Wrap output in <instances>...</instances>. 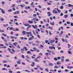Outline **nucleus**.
<instances>
[{"label":"nucleus","mask_w":73,"mask_h":73,"mask_svg":"<svg viewBox=\"0 0 73 73\" xmlns=\"http://www.w3.org/2000/svg\"><path fill=\"white\" fill-rule=\"evenodd\" d=\"M20 13V11H17L16 12H14L13 13L14 15H17V14H19Z\"/></svg>","instance_id":"obj_1"},{"label":"nucleus","mask_w":73,"mask_h":73,"mask_svg":"<svg viewBox=\"0 0 73 73\" xmlns=\"http://www.w3.org/2000/svg\"><path fill=\"white\" fill-rule=\"evenodd\" d=\"M26 35H30V36H32V33L31 32H27Z\"/></svg>","instance_id":"obj_2"},{"label":"nucleus","mask_w":73,"mask_h":73,"mask_svg":"<svg viewBox=\"0 0 73 73\" xmlns=\"http://www.w3.org/2000/svg\"><path fill=\"white\" fill-rule=\"evenodd\" d=\"M13 19H11L10 22H9V24L11 25V24H13Z\"/></svg>","instance_id":"obj_3"},{"label":"nucleus","mask_w":73,"mask_h":73,"mask_svg":"<svg viewBox=\"0 0 73 73\" xmlns=\"http://www.w3.org/2000/svg\"><path fill=\"white\" fill-rule=\"evenodd\" d=\"M0 10H1L2 13H3V14H5V11H4V10H3V9L1 8H0Z\"/></svg>","instance_id":"obj_4"},{"label":"nucleus","mask_w":73,"mask_h":73,"mask_svg":"<svg viewBox=\"0 0 73 73\" xmlns=\"http://www.w3.org/2000/svg\"><path fill=\"white\" fill-rule=\"evenodd\" d=\"M49 48L50 49H55V47L53 46H49Z\"/></svg>","instance_id":"obj_5"},{"label":"nucleus","mask_w":73,"mask_h":73,"mask_svg":"<svg viewBox=\"0 0 73 73\" xmlns=\"http://www.w3.org/2000/svg\"><path fill=\"white\" fill-rule=\"evenodd\" d=\"M52 13H53L55 14H57V11L55 10H54L52 11Z\"/></svg>","instance_id":"obj_6"},{"label":"nucleus","mask_w":73,"mask_h":73,"mask_svg":"<svg viewBox=\"0 0 73 73\" xmlns=\"http://www.w3.org/2000/svg\"><path fill=\"white\" fill-rule=\"evenodd\" d=\"M27 31H23L22 32V33H23L24 35H27Z\"/></svg>","instance_id":"obj_7"},{"label":"nucleus","mask_w":73,"mask_h":73,"mask_svg":"<svg viewBox=\"0 0 73 73\" xmlns=\"http://www.w3.org/2000/svg\"><path fill=\"white\" fill-rule=\"evenodd\" d=\"M32 27H33L34 29H37V26L36 25L34 26V25H32Z\"/></svg>","instance_id":"obj_8"},{"label":"nucleus","mask_w":73,"mask_h":73,"mask_svg":"<svg viewBox=\"0 0 73 73\" xmlns=\"http://www.w3.org/2000/svg\"><path fill=\"white\" fill-rule=\"evenodd\" d=\"M51 13L50 12H48L47 13V14L48 15V16H51V15H52V14H51Z\"/></svg>","instance_id":"obj_9"},{"label":"nucleus","mask_w":73,"mask_h":73,"mask_svg":"<svg viewBox=\"0 0 73 73\" xmlns=\"http://www.w3.org/2000/svg\"><path fill=\"white\" fill-rule=\"evenodd\" d=\"M35 62H33L31 64V66L32 67H33L34 66H35Z\"/></svg>","instance_id":"obj_10"},{"label":"nucleus","mask_w":73,"mask_h":73,"mask_svg":"<svg viewBox=\"0 0 73 73\" xmlns=\"http://www.w3.org/2000/svg\"><path fill=\"white\" fill-rule=\"evenodd\" d=\"M24 72H27V73H31V72L28 70H24Z\"/></svg>","instance_id":"obj_11"},{"label":"nucleus","mask_w":73,"mask_h":73,"mask_svg":"<svg viewBox=\"0 0 73 73\" xmlns=\"http://www.w3.org/2000/svg\"><path fill=\"white\" fill-rule=\"evenodd\" d=\"M48 65H49V66H54V64L51 63H48Z\"/></svg>","instance_id":"obj_12"},{"label":"nucleus","mask_w":73,"mask_h":73,"mask_svg":"<svg viewBox=\"0 0 73 73\" xmlns=\"http://www.w3.org/2000/svg\"><path fill=\"white\" fill-rule=\"evenodd\" d=\"M56 64L57 65H60L61 64V63L60 62V61H58V62H56Z\"/></svg>","instance_id":"obj_13"},{"label":"nucleus","mask_w":73,"mask_h":73,"mask_svg":"<svg viewBox=\"0 0 73 73\" xmlns=\"http://www.w3.org/2000/svg\"><path fill=\"white\" fill-rule=\"evenodd\" d=\"M13 31H15V32H16V31H19V29L18 28H16V29L15 30L13 29Z\"/></svg>","instance_id":"obj_14"},{"label":"nucleus","mask_w":73,"mask_h":73,"mask_svg":"<svg viewBox=\"0 0 73 73\" xmlns=\"http://www.w3.org/2000/svg\"><path fill=\"white\" fill-rule=\"evenodd\" d=\"M8 49L10 51L11 54H14V53L13 52H12V51L11 50V49L10 48H8Z\"/></svg>","instance_id":"obj_15"},{"label":"nucleus","mask_w":73,"mask_h":73,"mask_svg":"<svg viewBox=\"0 0 73 73\" xmlns=\"http://www.w3.org/2000/svg\"><path fill=\"white\" fill-rule=\"evenodd\" d=\"M33 38H34V36H32V37L31 38H30L29 39V40L30 41V40H32V39H33Z\"/></svg>","instance_id":"obj_16"},{"label":"nucleus","mask_w":73,"mask_h":73,"mask_svg":"<svg viewBox=\"0 0 73 73\" xmlns=\"http://www.w3.org/2000/svg\"><path fill=\"white\" fill-rule=\"evenodd\" d=\"M50 24H51V25L53 26L54 25V21L52 23L50 22Z\"/></svg>","instance_id":"obj_17"},{"label":"nucleus","mask_w":73,"mask_h":73,"mask_svg":"<svg viewBox=\"0 0 73 73\" xmlns=\"http://www.w3.org/2000/svg\"><path fill=\"white\" fill-rule=\"evenodd\" d=\"M23 49H25L26 51H28V49H27V48L26 46H25L24 47H23Z\"/></svg>","instance_id":"obj_18"},{"label":"nucleus","mask_w":73,"mask_h":73,"mask_svg":"<svg viewBox=\"0 0 73 73\" xmlns=\"http://www.w3.org/2000/svg\"><path fill=\"white\" fill-rule=\"evenodd\" d=\"M17 44H18V43L17 42L13 43V45H14L15 46H16V45H17Z\"/></svg>","instance_id":"obj_19"},{"label":"nucleus","mask_w":73,"mask_h":73,"mask_svg":"<svg viewBox=\"0 0 73 73\" xmlns=\"http://www.w3.org/2000/svg\"><path fill=\"white\" fill-rule=\"evenodd\" d=\"M50 43H51V44H53V42H54V40H50Z\"/></svg>","instance_id":"obj_20"},{"label":"nucleus","mask_w":73,"mask_h":73,"mask_svg":"<svg viewBox=\"0 0 73 73\" xmlns=\"http://www.w3.org/2000/svg\"><path fill=\"white\" fill-rule=\"evenodd\" d=\"M55 69H58V67L57 65H56L54 66Z\"/></svg>","instance_id":"obj_21"},{"label":"nucleus","mask_w":73,"mask_h":73,"mask_svg":"<svg viewBox=\"0 0 73 73\" xmlns=\"http://www.w3.org/2000/svg\"><path fill=\"white\" fill-rule=\"evenodd\" d=\"M17 63L18 64H21V63L20 62V60H19L17 62Z\"/></svg>","instance_id":"obj_22"},{"label":"nucleus","mask_w":73,"mask_h":73,"mask_svg":"<svg viewBox=\"0 0 73 73\" xmlns=\"http://www.w3.org/2000/svg\"><path fill=\"white\" fill-rule=\"evenodd\" d=\"M24 26L25 27H28L29 25V24H24Z\"/></svg>","instance_id":"obj_23"},{"label":"nucleus","mask_w":73,"mask_h":73,"mask_svg":"<svg viewBox=\"0 0 73 73\" xmlns=\"http://www.w3.org/2000/svg\"><path fill=\"white\" fill-rule=\"evenodd\" d=\"M64 17V18H67L68 17V15H65Z\"/></svg>","instance_id":"obj_24"},{"label":"nucleus","mask_w":73,"mask_h":73,"mask_svg":"<svg viewBox=\"0 0 73 73\" xmlns=\"http://www.w3.org/2000/svg\"><path fill=\"white\" fill-rule=\"evenodd\" d=\"M34 61H35V62H39V61H38V60L37 59H35L34 60Z\"/></svg>","instance_id":"obj_25"},{"label":"nucleus","mask_w":73,"mask_h":73,"mask_svg":"<svg viewBox=\"0 0 73 73\" xmlns=\"http://www.w3.org/2000/svg\"><path fill=\"white\" fill-rule=\"evenodd\" d=\"M68 7H73V5H71V4H68Z\"/></svg>","instance_id":"obj_26"},{"label":"nucleus","mask_w":73,"mask_h":73,"mask_svg":"<svg viewBox=\"0 0 73 73\" xmlns=\"http://www.w3.org/2000/svg\"><path fill=\"white\" fill-rule=\"evenodd\" d=\"M47 3L48 5H52V3H50L47 2Z\"/></svg>","instance_id":"obj_27"},{"label":"nucleus","mask_w":73,"mask_h":73,"mask_svg":"<svg viewBox=\"0 0 73 73\" xmlns=\"http://www.w3.org/2000/svg\"><path fill=\"white\" fill-rule=\"evenodd\" d=\"M57 11H58V13H60L61 12V11L59 10V9H58V8H57Z\"/></svg>","instance_id":"obj_28"},{"label":"nucleus","mask_w":73,"mask_h":73,"mask_svg":"<svg viewBox=\"0 0 73 73\" xmlns=\"http://www.w3.org/2000/svg\"><path fill=\"white\" fill-rule=\"evenodd\" d=\"M2 35H3V36H4V37H7V35H6L5 34H4L3 33L2 34Z\"/></svg>","instance_id":"obj_29"},{"label":"nucleus","mask_w":73,"mask_h":73,"mask_svg":"<svg viewBox=\"0 0 73 73\" xmlns=\"http://www.w3.org/2000/svg\"><path fill=\"white\" fill-rule=\"evenodd\" d=\"M29 23H30V24H33V22L31 21H29Z\"/></svg>","instance_id":"obj_30"},{"label":"nucleus","mask_w":73,"mask_h":73,"mask_svg":"<svg viewBox=\"0 0 73 73\" xmlns=\"http://www.w3.org/2000/svg\"><path fill=\"white\" fill-rule=\"evenodd\" d=\"M8 12H12V10H11V9H10L9 10H8Z\"/></svg>","instance_id":"obj_31"},{"label":"nucleus","mask_w":73,"mask_h":73,"mask_svg":"<svg viewBox=\"0 0 73 73\" xmlns=\"http://www.w3.org/2000/svg\"><path fill=\"white\" fill-rule=\"evenodd\" d=\"M61 61L62 62H64V59H61Z\"/></svg>","instance_id":"obj_32"},{"label":"nucleus","mask_w":73,"mask_h":73,"mask_svg":"<svg viewBox=\"0 0 73 73\" xmlns=\"http://www.w3.org/2000/svg\"><path fill=\"white\" fill-rule=\"evenodd\" d=\"M61 40L62 41H63V42H65V39H64V38H62Z\"/></svg>","instance_id":"obj_33"},{"label":"nucleus","mask_w":73,"mask_h":73,"mask_svg":"<svg viewBox=\"0 0 73 73\" xmlns=\"http://www.w3.org/2000/svg\"><path fill=\"white\" fill-rule=\"evenodd\" d=\"M48 28H49V29H51V30H52V29H53V27H50L49 26V27H48Z\"/></svg>","instance_id":"obj_34"},{"label":"nucleus","mask_w":73,"mask_h":73,"mask_svg":"<svg viewBox=\"0 0 73 73\" xmlns=\"http://www.w3.org/2000/svg\"><path fill=\"white\" fill-rule=\"evenodd\" d=\"M8 62V61H7L6 60H3V63H7Z\"/></svg>","instance_id":"obj_35"},{"label":"nucleus","mask_w":73,"mask_h":73,"mask_svg":"<svg viewBox=\"0 0 73 73\" xmlns=\"http://www.w3.org/2000/svg\"><path fill=\"white\" fill-rule=\"evenodd\" d=\"M10 38H11V39H13V38H14L15 37L14 36H11Z\"/></svg>","instance_id":"obj_36"},{"label":"nucleus","mask_w":73,"mask_h":73,"mask_svg":"<svg viewBox=\"0 0 73 73\" xmlns=\"http://www.w3.org/2000/svg\"><path fill=\"white\" fill-rule=\"evenodd\" d=\"M8 26V24L4 25V27H7V26Z\"/></svg>","instance_id":"obj_37"},{"label":"nucleus","mask_w":73,"mask_h":73,"mask_svg":"<svg viewBox=\"0 0 73 73\" xmlns=\"http://www.w3.org/2000/svg\"><path fill=\"white\" fill-rule=\"evenodd\" d=\"M26 57L27 58H28V59H30V58L29 57V56L28 55H27L26 56Z\"/></svg>","instance_id":"obj_38"},{"label":"nucleus","mask_w":73,"mask_h":73,"mask_svg":"<svg viewBox=\"0 0 73 73\" xmlns=\"http://www.w3.org/2000/svg\"><path fill=\"white\" fill-rule=\"evenodd\" d=\"M48 68H46L45 69V70L46 72H48L49 71V70H48Z\"/></svg>","instance_id":"obj_39"},{"label":"nucleus","mask_w":73,"mask_h":73,"mask_svg":"<svg viewBox=\"0 0 73 73\" xmlns=\"http://www.w3.org/2000/svg\"><path fill=\"white\" fill-rule=\"evenodd\" d=\"M64 8V7H63V6H61L60 7V9H62Z\"/></svg>","instance_id":"obj_40"},{"label":"nucleus","mask_w":73,"mask_h":73,"mask_svg":"<svg viewBox=\"0 0 73 73\" xmlns=\"http://www.w3.org/2000/svg\"><path fill=\"white\" fill-rule=\"evenodd\" d=\"M19 6H20V7H21V8H24V6H23V5H19Z\"/></svg>","instance_id":"obj_41"},{"label":"nucleus","mask_w":73,"mask_h":73,"mask_svg":"<svg viewBox=\"0 0 73 73\" xmlns=\"http://www.w3.org/2000/svg\"><path fill=\"white\" fill-rule=\"evenodd\" d=\"M68 53L70 54H72V53L70 51H68Z\"/></svg>","instance_id":"obj_42"},{"label":"nucleus","mask_w":73,"mask_h":73,"mask_svg":"<svg viewBox=\"0 0 73 73\" xmlns=\"http://www.w3.org/2000/svg\"><path fill=\"white\" fill-rule=\"evenodd\" d=\"M14 17L16 19H18V17H17V15L14 16Z\"/></svg>","instance_id":"obj_43"},{"label":"nucleus","mask_w":73,"mask_h":73,"mask_svg":"<svg viewBox=\"0 0 73 73\" xmlns=\"http://www.w3.org/2000/svg\"><path fill=\"white\" fill-rule=\"evenodd\" d=\"M15 25H16L18 26L19 25V23H18L16 22L15 23Z\"/></svg>","instance_id":"obj_44"},{"label":"nucleus","mask_w":73,"mask_h":73,"mask_svg":"<svg viewBox=\"0 0 73 73\" xmlns=\"http://www.w3.org/2000/svg\"><path fill=\"white\" fill-rule=\"evenodd\" d=\"M37 36L38 38H41V37H40V36L39 35H37Z\"/></svg>","instance_id":"obj_45"},{"label":"nucleus","mask_w":73,"mask_h":73,"mask_svg":"<svg viewBox=\"0 0 73 73\" xmlns=\"http://www.w3.org/2000/svg\"><path fill=\"white\" fill-rule=\"evenodd\" d=\"M21 57L23 58H25V57H24V55H21Z\"/></svg>","instance_id":"obj_46"},{"label":"nucleus","mask_w":73,"mask_h":73,"mask_svg":"<svg viewBox=\"0 0 73 73\" xmlns=\"http://www.w3.org/2000/svg\"><path fill=\"white\" fill-rule=\"evenodd\" d=\"M11 50L13 53H15V50H14V49H12Z\"/></svg>","instance_id":"obj_47"},{"label":"nucleus","mask_w":73,"mask_h":73,"mask_svg":"<svg viewBox=\"0 0 73 73\" xmlns=\"http://www.w3.org/2000/svg\"><path fill=\"white\" fill-rule=\"evenodd\" d=\"M3 70H7V69H6L5 68H3V69H2Z\"/></svg>","instance_id":"obj_48"},{"label":"nucleus","mask_w":73,"mask_h":73,"mask_svg":"<svg viewBox=\"0 0 73 73\" xmlns=\"http://www.w3.org/2000/svg\"><path fill=\"white\" fill-rule=\"evenodd\" d=\"M31 53V51H28L27 52V54H29V53Z\"/></svg>","instance_id":"obj_49"},{"label":"nucleus","mask_w":73,"mask_h":73,"mask_svg":"<svg viewBox=\"0 0 73 73\" xmlns=\"http://www.w3.org/2000/svg\"><path fill=\"white\" fill-rule=\"evenodd\" d=\"M25 60L27 62H30V61L27 59H25Z\"/></svg>","instance_id":"obj_50"},{"label":"nucleus","mask_w":73,"mask_h":73,"mask_svg":"<svg viewBox=\"0 0 73 73\" xmlns=\"http://www.w3.org/2000/svg\"><path fill=\"white\" fill-rule=\"evenodd\" d=\"M63 33H64V31H61L60 34L61 35H62V34H63Z\"/></svg>","instance_id":"obj_51"},{"label":"nucleus","mask_w":73,"mask_h":73,"mask_svg":"<svg viewBox=\"0 0 73 73\" xmlns=\"http://www.w3.org/2000/svg\"><path fill=\"white\" fill-rule=\"evenodd\" d=\"M15 6H16V5L15 4H13L11 6V7H15Z\"/></svg>","instance_id":"obj_52"},{"label":"nucleus","mask_w":73,"mask_h":73,"mask_svg":"<svg viewBox=\"0 0 73 73\" xmlns=\"http://www.w3.org/2000/svg\"><path fill=\"white\" fill-rule=\"evenodd\" d=\"M41 58V56H38L36 57V58H37V59H38V58Z\"/></svg>","instance_id":"obj_53"},{"label":"nucleus","mask_w":73,"mask_h":73,"mask_svg":"<svg viewBox=\"0 0 73 73\" xmlns=\"http://www.w3.org/2000/svg\"><path fill=\"white\" fill-rule=\"evenodd\" d=\"M60 15L61 16H62L64 15V14L62 13H61Z\"/></svg>","instance_id":"obj_54"},{"label":"nucleus","mask_w":73,"mask_h":73,"mask_svg":"<svg viewBox=\"0 0 73 73\" xmlns=\"http://www.w3.org/2000/svg\"><path fill=\"white\" fill-rule=\"evenodd\" d=\"M65 72H69V70L68 69H65Z\"/></svg>","instance_id":"obj_55"},{"label":"nucleus","mask_w":73,"mask_h":73,"mask_svg":"<svg viewBox=\"0 0 73 73\" xmlns=\"http://www.w3.org/2000/svg\"><path fill=\"white\" fill-rule=\"evenodd\" d=\"M70 23H71L70 22H69L68 21H67V24H70Z\"/></svg>","instance_id":"obj_56"},{"label":"nucleus","mask_w":73,"mask_h":73,"mask_svg":"<svg viewBox=\"0 0 73 73\" xmlns=\"http://www.w3.org/2000/svg\"><path fill=\"white\" fill-rule=\"evenodd\" d=\"M28 27L27 28V29H29V28H31V25H29V26H28Z\"/></svg>","instance_id":"obj_57"},{"label":"nucleus","mask_w":73,"mask_h":73,"mask_svg":"<svg viewBox=\"0 0 73 73\" xmlns=\"http://www.w3.org/2000/svg\"><path fill=\"white\" fill-rule=\"evenodd\" d=\"M47 21H46L47 22H48V23H49V18L47 19Z\"/></svg>","instance_id":"obj_58"},{"label":"nucleus","mask_w":73,"mask_h":73,"mask_svg":"<svg viewBox=\"0 0 73 73\" xmlns=\"http://www.w3.org/2000/svg\"><path fill=\"white\" fill-rule=\"evenodd\" d=\"M38 12H40V13H42V11H41L40 9H38Z\"/></svg>","instance_id":"obj_59"},{"label":"nucleus","mask_w":73,"mask_h":73,"mask_svg":"<svg viewBox=\"0 0 73 73\" xmlns=\"http://www.w3.org/2000/svg\"><path fill=\"white\" fill-rule=\"evenodd\" d=\"M39 56H42V53H40L39 54Z\"/></svg>","instance_id":"obj_60"},{"label":"nucleus","mask_w":73,"mask_h":73,"mask_svg":"<svg viewBox=\"0 0 73 73\" xmlns=\"http://www.w3.org/2000/svg\"><path fill=\"white\" fill-rule=\"evenodd\" d=\"M0 46H4V45L3 44H0Z\"/></svg>","instance_id":"obj_61"},{"label":"nucleus","mask_w":73,"mask_h":73,"mask_svg":"<svg viewBox=\"0 0 73 73\" xmlns=\"http://www.w3.org/2000/svg\"><path fill=\"white\" fill-rule=\"evenodd\" d=\"M5 45L6 46H8V44L7 43H5Z\"/></svg>","instance_id":"obj_62"},{"label":"nucleus","mask_w":73,"mask_h":73,"mask_svg":"<svg viewBox=\"0 0 73 73\" xmlns=\"http://www.w3.org/2000/svg\"><path fill=\"white\" fill-rule=\"evenodd\" d=\"M0 19L1 20V21H4L3 18H1Z\"/></svg>","instance_id":"obj_63"},{"label":"nucleus","mask_w":73,"mask_h":73,"mask_svg":"<svg viewBox=\"0 0 73 73\" xmlns=\"http://www.w3.org/2000/svg\"><path fill=\"white\" fill-rule=\"evenodd\" d=\"M55 40H58V38H57L55 37Z\"/></svg>","instance_id":"obj_64"}]
</instances>
